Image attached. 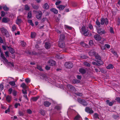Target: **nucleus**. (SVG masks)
Listing matches in <instances>:
<instances>
[{
  "label": "nucleus",
  "instance_id": "obj_62",
  "mask_svg": "<svg viewBox=\"0 0 120 120\" xmlns=\"http://www.w3.org/2000/svg\"><path fill=\"white\" fill-rule=\"evenodd\" d=\"M19 114L20 116H23L24 114L21 111H19Z\"/></svg>",
  "mask_w": 120,
  "mask_h": 120
},
{
  "label": "nucleus",
  "instance_id": "obj_19",
  "mask_svg": "<svg viewBox=\"0 0 120 120\" xmlns=\"http://www.w3.org/2000/svg\"><path fill=\"white\" fill-rule=\"evenodd\" d=\"M79 71L82 74H84L86 72V70H85V69L82 68L80 69L79 70Z\"/></svg>",
  "mask_w": 120,
  "mask_h": 120
},
{
  "label": "nucleus",
  "instance_id": "obj_12",
  "mask_svg": "<svg viewBox=\"0 0 120 120\" xmlns=\"http://www.w3.org/2000/svg\"><path fill=\"white\" fill-rule=\"evenodd\" d=\"M67 87L69 89H70L71 90H72L73 91L75 90V88L74 86L68 84V85H67Z\"/></svg>",
  "mask_w": 120,
  "mask_h": 120
},
{
  "label": "nucleus",
  "instance_id": "obj_5",
  "mask_svg": "<svg viewBox=\"0 0 120 120\" xmlns=\"http://www.w3.org/2000/svg\"><path fill=\"white\" fill-rule=\"evenodd\" d=\"M78 101L79 102L82 104V105L84 106H86L87 105V103L86 101L83 99H78Z\"/></svg>",
  "mask_w": 120,
  "mask_h": 120
},
{
  "label": "nucleus",
  "instance_id": "obj_33",
  "mask_svg": "<svg viewBox=\"0 0 120 120\" xmlns=\"http://www.w3.org/2000/svg\"><path fill=\"white\" fill-rule=\"evenodd\" d=\"M88 27L90 29V30L92 31H93L94 29L93 27V26L91 24H89L88 25Z\"/></svg>",
  "mask_w": 120,
  "mask_h": 120
},
{
  "label": "nucleus",
  "instance_id": "obj_6",
  "mask_svg": "<svg viewBox=\"0 0 120 120\" xmlns=\"http://www.w3.org/2000/svg\"><path fill=\"white\" fill-rule=\"evenodd\" d=\"M97 32H98L99 34H100L101 35L102 34H105L106 33L105 31L101 28H100L98 29Z\"/></svg>",
  "mask_w": 120,
  "mask_h": 120
},
{
  "label": "nucleus",
  "instance_id": "obj_34",
  "mask_svg": "<svg viewBox=\"0 0 120 120\" xmlns=\"http://www.w3.org/2000/svg\"><path fill=\"white\" fill-rule=\"evenodd\" d=\"M80 116L79 115H77L74 118V120H79L80 118Z\"/></svg>",
  "mask_w": 120,
  "mask_h": 120
},
{
  "label": "nucleus",
  "instance_id": "obj_42",
  "mask_svg": "<svg viewBox=\"0 0 120 120\" xmlns=\"http://www.w3.org/2000/svg\"><path fill=\"white\" fill-rule=\"evenodd\" d=\"M96 24L99 27H101V25L100 24L101 23L98 19L97 20V21H96Z\"/></svg>",
  "mask_w": 120,
  "mask_h": 120
},
{
  "label": "nucleus",
  "instance_id": "obj_8",
  "mask_svg": "<svg viewBox=\"0 0 120 120\" xmlns=\"http://www.w3.org/2000/svg\"><path fill=\"white\" fill-rule=\"evenodd\" d=\"M85 110L86 112L88 113L92 114L94 113V111L92 110V109L88 107H86L85 109Z\"/></svg>",
  "mask_w": 120,
  "mask_h": 120
},
{
  "label": "nucleus",
  "instance_id": "obj_28",
  "mask_svg": "<svg viewBox=\"0 0 120 120\" xmlns=\"http://www.w3.org/2000/svg\"><path fill=\"white\" fill-rule=\"evenodd\" d=\"M43 8L45 9H47L49 8V6L47 3H45L44 4Z\"/></svg>",
  "mask_w": 120,
  "mask_h": 120
},
{
  "label": "nucleus",
  "instance_id": "obj_4",
  "mask_svg": "<svg viewBox=\"0 0 120 120\" xmlns=\"http://www.w3.org/2000/svg\"><path fill=\"white\" fill-rule=\"evenodd\" d=\"M73 64L70 62H67L65 64V67L68 68H70L73 67Z\"/></svg>",
  "mask_w": 120,
  "mask_h": 120
},
{
  "label": "nucleus",
  "instance_id": "obj_32",
  "mask_svg": "<svg viewBox=\"0 0 120 120\" xmlns=\"http://www.w3.org/2000/svg\"><path fill=\"white\" fill-rule=\"evenodd\" d=\"M80 82V81L77 79H74L72 81V82L74 84L78 83Z\"/></svg>",
  "mask_w": 120,
  "mask_h": 120
},
{
  "label": "nucleus",
  "instance_id": "obj_38",
  "mask_svg": "<svg viewBox=\"0 0 120 120\" xmlns=\"http://www.w3.org/2000/svg\"><path fill=\"white\" fill-rule=\"evenodd\" d=\"M31 15H32V13H31V12L30 11L28 12V15H27V19L31 18Z\"/></svg>",
  "mask_w": 120,
  "mask_h": 120
},
{
  "label": "nucleus",
  "instance_id": "obj_39",
  "mask_svg": "<svg viewBox=\"0 0 120 120\" xmlns=\"http://www.w3.org/2000/svg\"><path fill=\"white\" fill-rule=\"evenodd\" d=\"M36 34L34 32H32L31 33V37L32 38H33L35 37Z\"/></svg>",
  "mask_w": 120,
  "mask_h": 120
},
{
  "label": "nucleus",
  "instance_id": "obj_11",
  "mask_svg": "<svg viewBox=\"0 0 120 120\" xmlns=\"http://www.w3.org/2000/svg\"><path fill=\"white\" fill-rule=\"evenodd\" d=\"M0 52L1 53V57L4 60V61H6V62H7L8 60L6 59L4 56L3 53V52H2L1 49L0 48Z\"/></svg>",
  "mask_w": 120,
  "mask_h": 120
},
{
  "label": "nucleus",
  "instance_id": "obj_1",
  "mask_svg": "<svg viewBox=\"0 0 120 120\" xmlns=\"http://www.w3.org/2000/svg\"><path fill=\"white\" fill-rule=\"evenodd\" d=\"M81 33L85 36L88 35L89 32L88 29L86 28V26H83L81 28Z\"/></svg>",
  "mask_w": 120,
  "mask_h": 120
},
{
  "label": "nucleus",
  "instance_id": "obj_56",
  "mask_svg": "<svg viewBox=\"0 0 120 120\" xmlns=\"http://www.w3.org/2000/svg\"><path fill=\"white\" fill-rule=\"evenodd\" d=\"M117 25H120V19L118 18L117 20Z\"/></svg>",
  "mask_w": 120,
  "mask_h": 120
},
{
  "label": "nucleus",
  "instance_id": "obj_22",
  "mask_svg": "<svg viewBox=\"0 0 120 120\" xmlns=\"http://www.w3.org/2000/svg\"><path fill=\"white\" fill-rule=\"evenodd\" d=\"M20 86L24 89V90L26 89L27 88V86L26 84L24 83H23Z\"/></svg>",
  "mask_w": 120,
  "mask_h": 120
},
{
  "label": "nucleus",
  "instance_id": "obj_52",
  "mask_svg": "<svg viewBox=\"0 0 120 120\" xmlns=\"http://www.w3.org/2000/svg\"><path fill=\"white\" fill-rule=\"evenodd\" d=\"M115 100L117 101L118 102L120 103V98L116 97V98Z\"/></svg>",
  "mask_w": 120,
  "mask_h": 120
},
{
  "label": "nucleus",
  "instance_id": "obj_31",
  "mask_svg": "<svg viewBox=\"0 0 120 120\" xmlns=\"http://www.w3.org/2000/svg\"><path fill=\"white\" fill-rule=\"evenodd\" d=\"M113 66L112 64H109L108 66L106 67V68L108 69H110L113 68Z\"/></svg>",
  "mask_w": 120,
  "mask_h": 120
},
{
  "label": "nucleus",
  "instance_id": "obj_26",
  "mask_svg": "<svg viewBox=\"0 0 120 120\" xmlns=\"http://www.w3.org/2000/svg\"><path fill=\"white\" fill-rule=\"evenodd\" d=\"M39 98V96H38L37 97H32L31 98V100L34 101H37V100H38V99Z\"/></svg>",
  "mask_w": 120,
  "mask_h": 120
},
{
  "label": "nucleus",
  "instance_id": "obj_40",
  "mask_svg": "<svg viewBox=\"0 0 120 120\" xmlns=\"http://www.w3.org/2000/svg\"><path fill=\"white\" fill-rule=\"evenodd\" d=\"M9 50L10 53H11L12 54L14 53L15 50L11 48H9Z\"/></svg>",
  "mask_w": 120,
  "mask_h": 120
},
{
  "label": "nucleus",
  "instance_id": "obj_21",
  "mask_svg": "<svg viewBox=\"0 0 120 120\" xmlns=\"http://www.w3.org/2000/svg\"><path fill=\"white\" fill-rule=\"evenodd\" d=\"M50 11L56 14L58 13V10L55 8H53L51 9H50Z\"/></svg>",
  "mask_w": 120,
  "mask_h": 120
},
{
  "label": "nucleus",
  "instance_id": "obj_15",
  "mask_svg": "<svg viewBox=\"0 0 120 120\" xmlns=\"http://www.w3.org/2000/svg\"><path fill=\"white\" fill-rule=\"evenodd\" d=\"M58 45L60 47L64 48L65 47L64 43L62 41H60L58 44Z\"/></svg>",
  "mask_w": 120,
  "mask_h": 120
},
{
  "label": "nucleus",
  "instance_id": "obj_29",
  "mask_svg": "<svg viewBox=\"0 0 120 120\" xmlns=\"http://www.w3.org/2000/svg\"><path fill=\"white\" fill-rule=\"evenodd\" d=\"M32 7L33 8L36 10L38 9L39 8V6L37 5H34V4H32Z\"/></svg>",
  "mask_w": 120,
  "mask_h": 120
},
{
  "label": "nucleus",
  "instance_id": "obj_61",
  "mask_svg": "<svg viewBox=\"0 0 120 120\" xmlns=\"http://www.w3.org/2000/svg\"><path fill=\"white\" fill-rule=\"evenodd\" d=\"M13 91V90H12V89L11 88H9L8 90V93L9 94H11L12 91Z\"/></svg>",
  "mask_w": 120,
  "mask_h": 120
},
{
  "label": "nucleus",
  "instance_id": "obj_27",
  "mask_svg": "<svg viewBox=\"0 0 120 120\" xmlns=\"http://www.w3.org/2000/svg\"><path fill=\"white\" fill-rule=\"evenodd\" d=\"M95 58L98 60H101V58L100 56L98 54H97L96 55L94 56Z\"/></svg>",
  "mask_w": 120,
  "mask_h": 120
},
{
  "label": "nucleus",
  "instance_id": "obj_53",
  "mask_svg": "<svg viewBox=\"0 0 120 120\" xmlns=\"http://www.w3.org/2000/svg\"><path fill=\"white\" fill-rule=\"evenodd\" d=\"M19 106H20V103H15L14 105L15 107V108H17Z\"/></svg>",
  "mask_w": 120,
  "mask_h": 120
},
{
  "label": "nucleus",
  "instance_id": "obj_18",
  "mask_svg": "<svg viewBox=\"0 0 120 120\" xmlns=\"http://www.w3.org/2000/svg\"><path fill=\"white\" fill-rule=\"evenodd\" d=\"M44 104L45 107H48L50 105L51 103L48 101H45L44 102Z\"/></svg>",
  "mask_w": 120,
  "mask_h": 120
},
{
  "label": "nucleus",
  "instance_id": "obj_45",
  "mask_svg": "<svg viewBox=\"0 0 120 120\" xmlns=\"http://www.w3.org/2000/svg\"><path fill=\"white\" fill-rule=\"evenodd\" d=\"M9 84L11 85L12 86H14L15 85V83L14 82L11 81L9 82Z\"/></svg>",
  "mask_w": 120,
  "mask_h": 120
},
{
  "label": "nucleus",
  "instance_id": "obj_60",
  "mask_svg": "<svg viewBox=\"0 0 120 120\" xmlns=\"http://www.w3.org/2000/svg\"><path fill=\"white\" fill-rule=\"evenodd\" d=\"M22 93L24 94H27V90L26 89L22 90Z\"/></svg>",
  "mask_w": 120,
  "mask_h": 120
},
{
  "label": "nucleus",
  "instance_id": "obj_2",
  "mask_svg": "<svg viewBox=\"0 0 120 120\" xmlns=\"http://www.w3.org/2000/svg\"><path fill=\"white\" fill-rule=\"evenodd\" d=\"M0 30L3 35L7 37H9V34L6 29L4 28H1Z\"/></svg>",
  "mask_w": 120,
  "mask_h": 120
},
{
  "label": "nucleus",
  "instance_id": "obj_44",
  "mask_svg": "<svg viewBox=\"0 0 120 120\" xmlns=\"http://www.w3.org/2000/svg\"><path fill=\"white\" fill-rule=\"evenodd\" d=\"M16 28L15 25H13L12 27V31L13 32L15 31L16 30Z\"/></svg>",
  "mask_w": 120,
  "mask_h": 120
},
{
  "label": "nucleus",
  "instance_id": "obj_57",
  "mask_svg": "<svg viewBox=\"0 0 120 120\" xmlns=\"http://www.w3.org/2000/svg\"><path fill=\"white\" fill-rule=\"evenodd\" d=\"M5 13L3 11H1V16L2 17H4L5 15Z\"/></svg>",
  "mask_w": 120,
  "mask_h": 120
},
{
  "label": "nucleus",
  "instance_id": "obj_64",
  "mask_svg": "<svg viewBox=\"0 0 120 120\" xmlns=\"http://www.w3.org/2000/svg\"><path fill=\"white\" fill-rule=\"evenodd\" d=\"M105 47L109 49L110 47V45L109 44H105V45L104 46Z\"/></svg>",
  "mask_w": 120,
  "mask_h": 120
},
{
  "label": "nucleus",
  "instance_id": "obj_7",
  "mask_svg": "<svg viewBox=\"0 0 120 120\" xmlns=\"http://www.w3.org/2000/svg\"><path fill=\"white\" fill-rule=\"evenodd\" d=\"M94 38L95 40L98 41H100L101 39V37L97 34H96L94 35Z\"/></svg>",
  "mask_w": 120,
  "mask_h": 120
},
{
  "label": "nucleus",
  "instance_id": "obj_36",
  "mask_svg": "<svg viewBox=\"0 0 120 120\" xmlns=\"http://www.w3.org/2000/svg\"><path fill=\"white\" fill-rule=\"evenodd\" d=\"M65 36L64 35H61L60 36V40H63L65 38Z\"/></svg>",
  "mask_w": 120,
  "mask_h": 120
},
{
  "label": "nucleus",
  "instance_id": "obj_20",
  "mask_svg": "<svg viewBox=\"0 0 120 120\" xmlns=\"http://www.w3.org/2000/svg\"><path fill=\"white\" fill-rule=\"evenodd\" d=\"M93 118L94 120H96L97 119H99L98 115V113H95L93 115Z\"/></svg>",
  "mask_w": 120,
  "mask_h": 120
},
{
  "label": "nucleus",
  "instance_id": "obj_59",
  "mask_svg": "<svg viewBox=\"0 0 120 120\" xmlns=\"http://www.w3.org/2000/svg\"><path fill=\"white\" fill-rule=\"evenodd\" d=\"M89 44L91 46H92L93 44V41L92 40H90L89 42Z\"/></svg>",
  "mask_w": 120,
  "mask_h": 120
},
{
  "label": "nucleus",
  "instance_id": "obj_46",
  "mask_svg": "<svg viewBox=\"0 0 120 120\" xmlns=\"http://www.w3.org/2000/svg\"><path fill=\"white\" fill-rule=\"evenodd\" d=\"M27 22L28 23H29L30 24V25L32 26H34L33 24V23L32 22V21L31 20H27Z\"/></svg>",
  "mask_w": 120,
  "mask_h": 120
},
{
  "label": "nucleus",
  "instance_id": "obj_54",
  "mask_svg": "<svg viewBox=\"0 0 120 120\" xmlns=\"http://www.w3.org/2000/svg\"><path fill=\"white\" fill-rule=\"evenodd\" d=\"M12 94L13 96H15L16 95L17 92L15 90H13V91Z\"/></svg>",
  "mask_w": 120,
  "mask_h": 120
},
{
  "label": "nucleus",
  "instance_id": "obj_25",
  "mask_svg": "<svg viewBox=\"0 0 120 120\" xmlns=\"http://www.w3.org/2000/svg\"><path fill=\"white\" fill-rule=\"evenodd\" d=\"M11 97L9 95H8L6 97V100H7V101L8 102H10L11 100Z\"/></svg>",
  "mask_w": 120,
  "mask_h": 120
},
{
  "label": "nucleus",
  "instance_id": "obj_13",
  "mask_svg": "<svg viewBox=\"0 0 120 120\" xmlns=\"http://www.w3.org/2000/svg\"><path fill=\"white\" fill-rule=\"evenodd\" d=\"M9 21V19L5 17L3 18L2 20V22L5 23H7Z\"/></svg>",
  "mask_w": 120,
  "mask_h": 120
},
{
  "label": "nucleus",
  "instance_id": "obj_23",
  "mask_svg": "<svg viewBox=\"0 0 120 120\" xmlns=\"http://www.w3.org/2000/svg\"><path fill=\"white\" fill-rule=\"evenodd\" d=\"M45 47L46 49H48L50 47L49 43L48 42L45 43Z\"/></svg>",
  "mask_w": 120,
  "mask_h": 120
},
{
  "label": "nucleus",
  "instance_id": "obj_41",
  "mask_svg": "<svg viewBox=\"0 0 120 120\" xmlns=\"http://www.w3.org/2000/svg\"><path fill=\"white\" fill-rule=\"evenodd\" d=\"M37 68L41 71H43V69L41 68V67L40 66H37Z\"/></svg>",
  "mask_w": 120,
  "mask_h": 120
},
{
  "label": "nucleus",
  "instance_id": "obj_43",
  "mask_svg": "<svg viewBox=\"0 0 120 120\" xmlns=\"http://www.w3.org/2000/svg\"><path fill=\"white\" fill-rule=\"evenodd\" d=\"M111 52L112 54L114 55L115 56H117V52H116L113 50H111Z\"/></svg>",
  "mask_w": 120,
  "mask_h": 120
},
{
  "label": "nucleus",
  "instance_id": "obj_17",
  "mask_svg": "<svg viewBox=\"0 0 120 120\" xmlns=\"http://www.w3.org/2000/svg\"><path fill=\"white\" fill-rule=\"evenodd\" d=\"M65 5H60L57 7V8L59 9V10H63L65 8Z\"/></svg>",
  "mask_w": 120,
  "mask_h": 120
},
{
  "label": "nucleus",
  "instance_id": "obj_9",
  "mask_svg": "<svg viewBox=\"0 0 120 120\" xmlns=\"http://www.w3.org/2000/svg\"><path fill=\"white\" fill-rule=\"evenodd\" d=\"M48 64L50 65L51 66H53L55 65L56 64V62L53 60H50L48 61Z\"/></svg>",
  "mask_w": 120,
  "mask_h": 120
},
{
  "label": "nucleus",
  "instance_id": "obj_51",
  "mask_svg": "<svg viewBox=\"0 0 120 120\" xmlns=\"http://www.w3.org/2000/svg\"><path fill=\"white\" fill-rule=\"evenodd\" d=\"M25 10L26 11H29V7L27 5L25 6Z\"/></svg>",
  "mask_w": 120,
  "mask_h": 120
},
{
  "label": "nucleus",
  "instance_id": "obj_30",
  "mask_svg": "<svg viewBox=\"0 0 120 120\" xmlns=\"http://www.w3.org/2000/svg\"><path fill=\"white\" fill-rule=\"evenodd\" d=\"M80 44L82 46L84 47H87V45L83 42H81Z\"/></svg>",
  "mask_w": 120,
  "mask_h": 120
},
{
  "label": "nucleus",
  "instance_id": "obj_58",
  "mask_svg": "<svg viewBox=\"0 0 120 120\" xmlns=\"http://www.w3.org/2000/svg\"><path fill=\"white\" fill-rule=\"evenodd\" d=\"M21 44L22 45L23 47H24L25 45H26V43L24 42L23 41L21 42Z\"/></svg>",
  "mask_w": 120,
  "mask_h": 120
},
{
  "label": "nucleus",
  "instance_id": "obj_16",
  "mask_svg": "<svg viewBox=\"0 0 120 120\" xmlns=\"http://www.w3.org/2000/svg\"><path fill=\"white\" fill-rule=\"evenodd\" d=\"M115 102H116L114 101H112L109 102V100H106V103H107V104H109V105L110 106H112V105Z\"/></svg>",
  "mask_w": 120,
  "mask_h": 120
},
{
  "label": "nucleus",
  "instance_id": "obj_50",
  "mask_svg": "<svg viewBox=\"0 0 120 120\" xmlns=\"http://www.w3.org/2000/svg\"><path fill=\"white\" fill-rule=\"evenodd\" d=\"M25 81V82H26L27 83H29L30 82V80L29 78H27L26 79Z\"/></svg>",
  "mask_w": 120,
  "mask_h": 120
},
{
  "label": "nucleus",
  "instance_id": "obj_49",
  "mask_svg": "<svg viewBox=\"0 0 120 120\" xmlns=\"http://www.w3.org/2000/svg\"><path fill=\"white\" fill-rule=\"evenodd\" d=\"M76 95L79 96H81L82 95V94L81 93L78 92L75 93Z\"/></svg>",
  "mask_w": 120,
  "mask_h": 120
},
{
  "label": "nucleus",
  "instance_id": "obj_55",
  "mask_svg": "<svg viewBox=\"0 0 120 120\" xmlns=\"http://www.w3.org/2000/svg\"><path fill=\"white\" fill-rule=\"evenodd\" d=\"M110 33L114 34V31L113 30V28L112 27L110 28Z\"/></svg>",
  "mask_w": 120,
  "mask_h": 120
},
{
  "label": "nucleus",
  "instance_id": "obj_35",
  "mask_svg": "<svg viewBox=\"0 0 120 120\" xmlns=\"http://www.w3.org/2000/svg\"><path fill=\"white\" fill-rule=\"evenodd\" d=\"M3 8L5 11H8L9 10V8L5 5L3 7Z\"/></svg>",
  "mask_w": 120,
  "mask_h": 120
},
{
  "label": "nucleus",
  "instance_id": "obj_48",
  "mask_svg": "<svg viewBox=\"0 0 120 120\" xmlns=\"http://www.w3.org/2000/svg\"><path fill=\"white\" fill-rule=\"evenodd\" d=\"M84 64L87 67H90V64L86 62H84Z\"/></svg>",
  "mask_w": 120,
  "mask_h": 120
},
{
  "label": "nucleus",
  "instance_id": "obj_37",
  "mask_svg": "<svg viewBox=\"0 0 120 120\" xmlns=\"http://www.w3.org/2000/svg\"><path fill=\"white\" fill-rule=\"evenodd\" d=\"M21 22V19L18 18L17 20L16 21V24H20Z\"/></svg>",
  "mask_w": 120,
  "mask_h": 120
},
{
  "label": "nucleus",
  "instance_id": "obj_47",
  "mask_svg": "<svg viewBox=\"0 0 120 120\" xmlns=\"http://www.w3.org/2000/svg\"><path fill=\"white\" fill-rule=\"evenodd\" d=\"M6 63H8V64L9 65H10L12 66V67H13L14 66V65L13 63H12L11 62H8V61L7 62H5Z\"/></svg>",
  "mask_w": 120,
  "mask_h": 120
},
{
  "label": "nucleus",
  "instance_id": "obj_14",
  "mask_svg": "<svg viewBox=\"0 0 120 120\" xmlns=\"http://www.w3.org/2000/svg\"><path fill=\"white\" fill-rule=\"evenodd\" d=\"M89 55L90 56H95V55H96L97 54H98L96 52L92 51H90V52H88Z\"/></svg>",
  "mask_w": 120,
  "mask_h": 120
},
{
  "label": "nucleus",
  "instance_id": "obj_24",
  "mask_svg": "<svg viewBox=\"0 0 120 120\" xmlns=\"http://www.w3.org/2000/svg\"><path fill=\"white\" fill-rule=\"evenodd\" d=\"M25 52L27 54L30 55H34L33 53V52H30V51L28 50L27 51H26Z\"/></svg>",
  "mask_w": 120,
  "mask_h": 120
},
{
  "label": "nucleus",
  "instance_id": "obj_3",
  "mask_svg": "<svg viewBox=\"0 0 120 120\" xmlns=\"http://www.w3.org/2000/svg\"><path fill=\"white\" fill-rule=\"evenodd\" d=\"M100 23L101 25H103L104 24L106 25L108 23V20L107 18H102L100 19Z\"/></svg>",
  "mask_w": 120,
  "mask_h": 120
},
{
  "label": "nucleus",
  "instance_id": "obj_10",
  "mask_svg": "<svg viewBox=\"0 0 120 120\" xmlns=\"http://www.w3.org/2000/svg\"><path fill=\"white\" fill-rule=\"evenodd\" d=\"M42 13L41 11H40L38 12V13L36 15V17L38 19H40L42 16Z\"/></svg>",
  "mask_w": 120,
  "mask_h": 120
},
{
  "label": "nucleus",
  "instance_id": "obj_63",
  "mask_svg": "<svg viewBox=\"0 0 120 120\" xmlns=\"http://www.w3.org/2000/svg\"><path fill=\"white\" fill-rule=\"evenodd\" d=\"M4 87L3 85L2 84H1L0 85V90H3Z\"/></svg>",
  "mask_w": 120,
  "mask_h": 120
}]
</instances>
